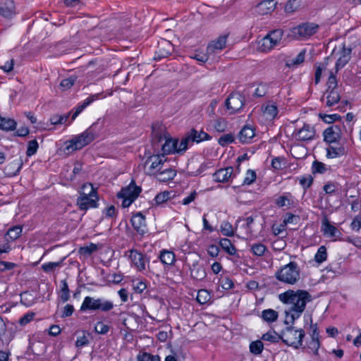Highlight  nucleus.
I'll list each match as a JSON object with an SVG mask.
<instances>
[{
    "instance_id": "obj_1",
    "label": "nucleus",
    "mask_w": 361,
    "mask_h": 361,
    "mask_svg": "<svg viewBox=\"0 0 361 361\" xmlns=\"http://www.w3.org/2000/svg\"><path fill=\"white\" fill-rule=\"evenodd\" d=\"M279 300L287 305L284 312L286 314L285 323L293 324L298 319L305 309L307 302L312 300L311 295L306 290H298L294 291L288 290L279 295Z\"/></svg>"
},
{
    "instance_id": "obj_2",
    "label": "nucleus",
    "mask_w": 361,
    "mask_h": 361,
    "mask_svg": "<svg viewBox=\"0 0 361 361\" xmlns=\"http://www.w3.org/2000/svg\"><path fill=\"white\" fill-rule=\"evenodd\" d=\"M94 125V124L92 125L84 132L75 136L71 140L66 141L65 142V152L66 153H71L79 150L91 143L95 137L94 130H92Z\"/></svg>"
},
{
    "instance_id": "obj_3",
    "label": "nucleus",
    "mask_w": 361,
    "mask_h": 361,
    "mask_svg": "<svg viewBox=\"0 0 361 361\" xmlns=\"http://www.w3.org/2000/svg\"><path fill=\"white\" fill-rule=\"evenodd\" d=\"M276 277L280 281L288 284H295L300 279V269L295 262H290L283 266L276 274Z\"/></svg>"
},
{
    "instance_id": "obj_4",
    "label": "nucleus",
    "mask_w": 361,
    "mask_h": 361,
    "mask_svg": "<svg viewBox=\"0 0 361 361\" xmlns=\"http://www.w3.org/2000/svg\"><path fill=\"white\" fill-rule=\"evenodd\" d=\"M283 32L278 29L271 31L258 42V49L262 52H267L279 46L281 42Z\"/></svg>"
},
{
    "instance_id": "obj_5",
    "label": "nucleus",
    "mask_w": 361,
    "mask_h": 361,
    "mask_svg": "<svg viewBox=\"0 0 361 361\" xmlns=\"http://www.w3.org/2000/svg\"><path fill=\"white\" fill-rule=\"evenodd\" d=\"M304 336L305 332L302 329H296L292 326L286 328L281 334V338L283 343L296 348L302 345Z\"/></svg>"
},
{
    "instance_id": "obj_6",
    "label": "nucleus",
    "mask_w": 361,
    "mask_h": 361,
    "mask_svg": "<svg viewBox=\"0 0 361 361\" xmlns=\"http://www.w3.org/2000/svg\"><path fill=\"white\" fill-rule=\"evenodd\" d=\"M318 25L311 23L300 24L290 30V35L294 39L302 40L307 39L318 30Z\"/></svg>"
},
{
    "instance_id": "obj_7",
    "label": "nucleus",
    "mask_w": 361,
    "mask_h": 361,
    "mask_svg": "<svg viewBox=\"0 0 361 361\" xmlns=\"http://www.w3.org/2000/svg\"><path fill=\"white\" fill-rule=\"evenodd\" d=\"M114 307L113 303L111 301L104 300L98 298L94 299V298L87 296L85 298L82 305L80 307L81 311L85 310H97L109 311Z\"/></svg>"
},
{
    "instance_id": "obj_8",
    "label": "nucleus",
    "mask_w": 361,
    "mask_h": 361,
    "mask_svg": "<svg viewBox=\"0 0 361 361\" xmlns=\"http://www.w3.org/2000/svg\"><path fill=\"white\" fill-rule=\"evenodd\" d=\"M188 147V138L183 137L180 140L178 139H166L162 145L164 154H181L186 151Z\"/></svg>"
},
{
    "instance_id": "obj_9",
    "label": "nucleus",
    "mask_w": 361,
    "mask_h": 361,
    "mask_svg": "<svg viewBox=\"0 0 361 361\" xmlns=\"http://www.w3.org/2000/svg\"><path fill=\"white\" fill-rule=\"evenodd\" d=\"M141 190L132 182L128 186L123 188L118 193V197L122 198V207H128L137 197Z\"/></svg>"
},
{
    "instance_id": "obj_10",
    "label": "nucleus",
    "mask_w": 361,
    "mask_h": 361,
    "mask_svg": "<svg viewBox=\"0 0 361 361\" xmlns=\"http://www.w3.org/2000/svg\"><path fill=\"white\" fill-rule=\"evenodd\" d=\"M166 159L162 155H153L147 158L145 163V172L149 176H156L163 168Z\"/></svg>"
},
{
    "instance_id": "obj_11",
    "label": "nucleus",
    "mask_w": 361,
    "mask_h": 361,
    "mask_svg": "<svg viewBox=\"0 0 361 361\" xmlns=\"http://www.w3.org/2000/svg\"><path fill=\"white\" fill-rule=\"evenodd\" d=\"M352 47L343 44L341 48L336 51H334V54L337 57L336 63V72L344 67L351 59Z\"/></svg>"
},
{
    "instance_id": "obj_12",
    "label": "nucleus",
    "mask_w": 361,
    "mask_h": 361,
    "mask_svg": "<svg viewBox=\"0 0 361 361\" xmlns=\"http://www.w3.org/2000/svg\"><path fill=\"white\" fill-rule=\"evenodd\" d=\"M293 136L300 141H309L313 140L316 136V130L313 126L305 123L301 128L296 129Z\"/></svg>"
},
{
    "instance_id": "obj_13",
    "label": "nucleus",
    "mask_w": 361,
    "mask_h": 361,
    "mask_svg": "<svg viewBox=\"0 0 361 361\" xmlns=\"http://www.w3.org/2000/svg\"><path fill=\"white\" fill-rule=\"evenodd\" d=\"M226 105L227 109L230 110V114H234L243 106L244 97L238 92L232 93L226 99Z\"/></svg>"
},
{
    "instance_id": "obj_14",
    "label": "nucleus",
    "mask_w": 361,
    "mask_h": 361,
    "mask_svg": "<svg viewBox=\"0 0 361 361\" xmlns=\"http://www.w3.org/2000/svg\"><path fill=\"white\" fill-rule=\"evenodd\" d=\"M99 197H90L89 195H79L77 199V205L80 210L86 211L90 208L98 207Z\"/></svg>"
},
{
    "instance_id": "obj_15",
    "label": "nucleus",
    "mask_w": 361,
    "mask_h": 361,
    "mask_svg": "<svg viewBox=\"0 0 361 361\" xmlns=\"http://www.w3.org/2000/svg\"><path fill=\"white\" fill-rule=\"evenodd\" d=\"M129 258L136 269L139 271L145 270L146 263L148 262L147 259L137 250H132L129 251Z\"/></svg>"
},
{
    "instance_id": "obj_16",
    "label": "nucleus",
    "mask_w": 361,
    "mask_h": 361,
    "mask_svg": "<svg viewBox=\"0 0 361 361\" xmlns=\"http://www.w3.org/2000/svg\"><path fill=\"white\" fill-rule=\"evenodd\" d=\"M227 35L219 36L216 39L212 41L207 46L208 54H212L224 49L226 46Z\"/></svg>"
},
{
    "instance_id": "obj_17",
    "label": "nucleus",
    "mask_w": 361,
    "mask_h": 361,
    "mask_svg": "<svg viewBox=\"0 0 361 361\" xmlns=\"http://www.w3.org/2000/svg\"><path fill=\"white\" fill-rule=\"evenodd\" d=\"M324 141L329 144H336L341 138L340 129L336 126H331L324 132Z\"/></svg>"
},
{
    "instance_id": "obj_18",
    "label": "nucleus",
    "mask_w": 361,
    "mask_h": 361,
    "mask_svg": "<svg viewBox=\"0 0 361 361\" xmlns=\"http://www.w3.org/2000/svg\"><path fill=\"white\" fill-rule=\"evenodd\" d=\"M131 223L133 228L140 234H143L146 231V223L144 215L138 212L134 214L131 218Z\"/></svg>"
},
{
    "instance_id": "obj_19",
    "label": "nucleus",
    "mask_w": 361,
    "mask_h": 361,
    "mask_svg": "<svg viewBox=\"0 0 361 361\" xmlns=\"http://www.w3.org/2000/svg\"><path fill=\"white\" fill-rule=\"evenodd\" d=\"M15 6L13 0H0V15L5 18H11L14 13Z\"/></svg>"
},
{
    "instance_id": "obj_20",
    "label": "nucleus",
    "mask_w": 361,
    "mask_h": 361,
    "mask_svg": "<svg viewBox=\"0 0 361 361\" xmlns=\"http://www.w3.org/2000/svg\"><path fill=\"white\" fill-rule=\"evenodd\" d=\"M255 135V129L246 125L239 132L238 138L242 143H248Z\"/></svg>"
},
{
    "instance_id": "obj_21",
    "label": "nucleus",
    "mask_w": 361,
    "mask_h": 361,
    "mask_svg": "<svg viewBox=\"0 0 361 361\" xmlns=\"http://www.w3.org/2000/svg\"><path fill=\"white\" fill-rule=\"evenodd\" d=\"M276 1L274 0H264L256 6V12L260 15L271 13L276 7Z\"/></svg>"
},
{
    "instance_id": "obj_22",
    "label": "nucleus",
    "mask_w": 361,
    "mask_h": 361,
    "mask_svg": "<svg viewBox=\"0 0 361 361\" xmlns=\"http://www.w3.org/2000/svg\"><path fill=\"white\" fill-rule=\"evenodd\" d=\"M321 229L324 235L329 238H335L340 234L339 231L334 226L330 224L326 216H324L322 220Z\"/></svg>"
},
{
    "instance_id": "obj_23",
    "label": "nucleus",
    "mask_w": 361,
    "mask_h": 361,
    "mask_svg": "<svg viewBox=\"0 0 361 361\" xmlns=\"http://www.w3.org/2000/svg\"><path fill=\"white\" fill-rule=\"evenodd\" d=\"M324 97L326 98V106L329 107L337 104L341 99L338 90H326ZM322 100H324V97L322 98Z\"/></svg>"
},
{
    "instance_id": "obj_24",
    "label": "nucleus",
    "mask_w": 361,
    "mask_h": 361,
    "mask_svg": "<svg viewBox=\"0 0 361 361\" xmlns=\"http://www.w3.org/2000/svg\"><path fill=\"white\" fill-rule=\"evenodd\" d=\"M233 173L232 167L221 169L214 173L213 177L216 182H227L231 178Z\"/></svg>"
},
{
    "instance_id": "obj_25",
    "label": "nucleus",
    "mask_w": 361,
    "mask_h": 361,
    "mask_svg": "<svg viewBox=\"0 0 361 361\" xmlns=\"http://www.w3.org/2000/svg\"><path fill=\"white\" fill-rule=\"evenodd\" d=\"M22 166L23 161L20 159H15L6 166L4 173L8 176H14L20 171Z\"/></svg>"
},
{
    "instance_id": "obj_26",
    "label": "nucleus",
    "mask_w": 361,
    "mask_h": 361,
    "mask_svg": "<svg viewBox=\"0 0 361 361\" xmlns=\"http://www.w3.org/2000/svg\"><path fill=\"white\" fill-rule=\"evenodd\" d=\"M262 116L266 121L274 120L278 114V109L275 104H267L262 107Z\"/></svg>"
},
{
    "instance_id": "obj_27",
    "label": "nucleus",
    "mask_w": 361,
    "mask_h": 361,
    "mask_svg": "<svg viewBox=\"0 0 361 361\" xmlns=\"http://www.w3.org/2000/svg\"><path fill=\"white\" fill-rule=\"evenodd\" d=\"M345 154L343 147L337 143L329 144V147L326 149V157L329 159L336 158Z\"/></svg>"
},
{
    "instance_id": "obj_28",
    "label": "nucleus",
    "mask_w": 361,
    "mask_h": 361,
    "mask_svg": "<svg viewBox=\"0 0 361 361\" xmlns=\"http://www.w3.org/2000/svg\"><path fill=\"white\" fill-rule=\"evenodd\" d=\"M209 137V136L207 133L202 130L198 132L195 130H192L190 135L184 137V138H188V145L193 142H200L208 140Z\"/></svg>"
},
{
    "instance_id": "obj_29",
    "label": "nucleus",
    "mask_w": 361,
    "mask_h": 361,
    "mask_svg": "<svg viewBox=\"0 0 361 361\" xmlns=\"http://www.w3.org/2000/svg\"><path fill=\"white\" fill-rule=\"evenodd\" d=\"M176 175V171L171 168H166L164 170H160L159 173L155 176L156 178L162 182H166L172 180Z\"/></svg>"
},
{
    "instance_id": "obj_30",
    "label": "nucleus",
    "mask_w": 361,
    "mask_h": 361,
    "mask_svg": "<svg viewBox=\"0 0 361 361\" xmlns=\"http://www.w3.org/2000/svg\"><path fill=\"white\" fill-rule=\"evenodd\" d=\"M80 195H89L90 197H99L97 189L90 183L83 184L79 191Z\"/></svg>"
},
{
    "instance_id": "obj_31",
    "label": "nucleus",
    "mask_w": 361,
    "mask_h": 361,
    "mask_svg": "<svg viewBox=\"0 0 361 361\" xmlns=\"http://www.w3.org/2000/svg\"><path fill=\"white\" fill-rule=\"evenodd\" d=\"M66 257L62 258L59 262H50L42 265V269L46 273L54 272L57 269L61 268L63 264Z\"/></svg>"
},
{
    "instance_id": "obj_32",
    "label": "nucleus",
    "mask_w": 361,
    "mask_h": 361,
    "mask_svg": "<svg viewBox=\"0 0 361 361\" xmlns=\"http://www.w3.org/2000/svg\"><path fill=\"white\" fill-rule=\"evenodd\" d=\"M160 260L164 264L171 265L175 262V254L169 250H163L159 255Z\"/></svg>"
},
{
    "instance_id": "obj_33",
    "label": "nucleus",
    "mask_w": 361,
    "mask_h": 361,
    "mask_svg": "<svg viewBox=\"0 0 361 361\" xmlns=\"http://www.w3.org/2000/svg\"><path fill=\"white\" fill-rule=\"evenodd\" d=\"M15 120L0 116V128L4 130H12L16 128Z\"/></svg>"
},
{
    "instance_id": "obj_34",
    "label": "nucleus",
    "mask_w": 361,
    "mask_h": 361,
    "mask_svg": "<svg viewBox=\"0 0 361 361\" xmlns=\"http://www.w3.org/2000/svg\"><path fill=\"white\" fill-rule=\"evenodd\" d=\"M97 97H98L97 94L90 96L84 101V102L81 105L77 106L75 111L72 116V121L75 120V118L83 111V109L86 106L90 105Z\"/></svg>"
},
{
    "instance_id": "obj_35",
    "label": "nucleus",
    "mask_w": 361,
    "mask_h": 361,
    "mask_svg": "<svg viewBox=\"0 0 361 361\" xmlns=\"http://www.w3.org/2000/svg\"><path fill=\"white\" fill-rule=\"evenodd\" d=\"M221 247L223 250H224L228 255H235L236 253V250L233 245L231 243V240L227 238H223L220 240L219 243Z\"/></svg>"
},
{
    "instance_id": "obj_36",
    "label": "nucleus",
    "mask_w": 361,
    "mask_h": 361,
    "mask_svg": "<svg viewBox=\"0 0 361 361\" xmlns=\"http://www.w3.org/2000/svg\"><path fill=\"white\" fill-rule=\"evenodd\" d=\"M262 317L267 322H274L278 318V312L271 309L265 310L262 312Z\"/></svg>"
},
{
    "instance_id": "obj_37",
    "label": "nucleus",
    "mask_w": 361,
    "mask_h": 361,
    "mask_svg": "<svg viewBox=\"0 0 361 361\" xmlns=\"http://www.w3.org/2000/svg\"><path fill=\"white\" fill-rule=\"evenodd\" d=\"M262 339L271 343H277L281 340V334H278L274 331H269L262 335Z\"/></svg>"
},
{
    "instance_id": "obj_38",
    "label": "nucleus",
    "mask_w": 361,
    "mask_h": 361,
    "mask_svg": "<svg viewBox=\"0 0 361 361\" xmlns=\"http://www.w3.org/2000/svg\"><path fill=\"white\" fill-rule=\"evenodd\" d=\"M331 60L329 57H327L325 59V61L319 65L317 68L316 73H315V82L318 83L320 80V78L322 75V73L323 71H327V66L329 64V61Z\"/></svg>"
},
{
    "instance_id": "obj_39",
    "label": "nucleus",
    "mask_w": 361,
    "mask_h": 361,
    "mask_svg": "<svg viewBox=\"0 0 361 361\" xmlns=\"http://www.w3.org/2000/svg\"><path fill=\"white\" fill-rule=\"evenodd\" d=\"M312 341L310 343V348L314 350H317L319 348V334L317 332V325H312Z\"/></svg>"
},
{
    "instance_id": "obj_40",
    "label": "nucleus",
    "mask_w": 361,
    "mask_h": 361,
    "mask_svg": "<svg viewBox=\"0 0 361 361\" xmlns=\"http://www.w3.org/2000/svg\"><path fill=\"white\" fill-rule=\"evenodd\" d=\"M326 258L327 252L326 247L323 245L320 246L314 256L315 262H317L318 264H321L326 261Z\"/></svg>"
},
{
    "instance_id": "obj_41",
    "label": "nucleus",
    "mask_w": 361,
    "mask_h": 361,
    "mask_svg": "<svg viewBox=\"0 0 361 361\" xmlns=\"http://www.w3.org/2000/svg\"><path fill=\"white\" fill-rule=\"evenodd\" d=\"M98 249L97 245L94 243H90V245L84 247H81L79 249V253L84 256L87 257L90 256L92 253L97 251Z\"/></svg>"
},
{
    "instance_id": "obj_42",
    "label": "nucleus",
    "mask_w": 361,
    "mask_h": 361,
    "mask_svg": "<svg viewBox=\"0 0 361 361\" xmlns=\"http://www.w3.org/2000/svg\"><path fill=\"white\" fill-rule=\"evenodd\" d=\"M22 231L23 228L21 226H14L7 231L6 236L11 240H15L20 236Z\"/></svg>"
},
{
    "instance_id": "obj_43",
    "label": "nucleus",
    "mask_w": 361,
    "mask_h": 361,
    "mask_svg": "<svg viewBox=\"0 0 361 361\" xmlns=\"http://www.w3.org/2000/svg\"><path fill=\"white\" fill-rule=\"evenodd\" d=\"M211 296L207 290L202 289L198 291L196 300L200 304H205L209 302Z\"/></svg>"
},
{
    "instance_id": "obj_44",
    "label": "nucleus",
    "mask_w": 361,
    "mask_h": 361,
    "mask_svg": "<svg viewBox=\"0 0 361 361\" xmlns=\"http://www.w3.org/2000/svg\"><path fill=\"white\" fill-rule=\"evenodd\" d=\"M300 6L299 0H289L285 6V11L288 13H292L297 11Z\"/></svg>"
},
{
    "instance_id": "obj_45",
    "label": "nucleus",
    "mask_w": 361,
    "mask_h": 361,
    "mask_svg": "<svg viewBox=\"0 0 361 361\" xmlns=\"http://www.w3.org/2000/svg\"><path fill=\"white\" fill-rule=\"evenodd\" d=\"M6 332V326L4 321L0 317V341H1L3 345H8L11 341V338H5V334Z\"/></svg>"
},
{
    "instance_id": "obj_46",
    "label": "nucleus",
    "mask_w": 361,
    "mask_h": 361,
    "mask_svg": "<svg viewBox=\"0 0 361 361\" xmlns=\"http://www.w3.org/2000/svg\"><path fill=\"white\" fill-rule=\"evenodd\" d=\"M76 78L75 77H70L62 80L60 82V88L62 91L69 90L75 83Z\"/></svg>"
},
{
    "instance_id": "obj_47",
    "label": "nucleus",
    "mask_w": 361,
    "mask_h": 361,
    "mask_svg": "<svg viewBox=\"0 0 361 361\" xmlns=\"http://www.w3.org/2000/svg\"><path fill=\"white\" fill-rule=\"evenodd\" d=\"M221 231L226 236H233L234 230L232 225L228 221H224L221 225Z\"/></svg>"
},
{
    "instance_id": "obj_48",
    "label": "nucleus",
    "mask_w": 361,
    "mask_h": 361,
    "mask_svg": "<svg viewBox=\"0 0 361 361\" xmlns=\"http://www.w3.org/2000/svg\"><path fill=\"white\" fill-rule=\"evenodd\" d=\"M264 345L261 341H253L250 345V350L255 355H259L262 353Z\"/></svg>"
},
{
    "instance_id": "obj_49",
    "label": "nucleus",
    "mask_w": 361,
    "mask_h": 361,
    "mask_svg": "<svg viewBox=\"0 0 361 361\" xmlns=\"http://www.w3.org/2000/svg\"><path fill=\"white\" fill-rule=\"evenodd\" d=\"M137 361H160V357L159 355H153L147 353H143L139 354L137 356Z\"/></svg>"
},
{
    "instance_id": "obj_50",
    "label": "nucleus",
    "mask_w": 361,
    "mask_h": 361,
    "mask_svg": "<svg viewBox=\"0 0 361 361\" xmlns=\"http://www.w3.org/2000/svg\"><path fill=\"white\" fill-rule=\"evenodd\" d=\"M266 250V246L262 243H256L252 245L251 247L252 253L257 256H262L264 254Z\"/></svg>"
},
{
    "instance_id": "obj_51",
    "label": "nucleus",
    "mask_w": 361,
    "mask_h": 361,
    "mask_svg": "<svg viewBox=\"0 0 361 361\" xmlns=\"http://www.w3.org/2000/svg\"><path fill=\"white\" fill-rule=\"evenodd\" d=\"M39 147L38 142L36 140H32L28 142L26 154L28 157L35 154Z\"/></svg>"
},
{
    "instance_id": "obj_52",
    "label": "nucleus",
    "mask_w": 361,
    "mask_h": 361,
    "mask_svg": "<svg viewBox=\"0 0 361 361\" xmlns=\"http://www.w3.org/2000/svg\"><path fill=\"white\" fill-rule=\"evenodd\" d=\"M290 195L279 196L276 200V204L279 207H289L291 204Z\"/></svg>"
},
{
    "instance_id": "obj_53",
    "label": "nucleus",
    "mask_w": 361,
    "mask_h": 361,
    "mask_svg": "<svg viewBox=\"0 0 361 361\" xmlns=\"http://www.w3.org/2000/svg\"><path fill=\"white\" fill-rule=\"evenodd\" d=\"M146 288L147 285L144 281H133V288L136 293H141L146 289Z\"/></svg>"
},
{
    "instance_id": "obj_54",
    "label": "nucleus",
    "mask_w": 361,
    "mask_h": 361,
    "mask_svg": "<svg viewBox=\"0 0 361 361\" xmlns=\"http://www.w3.org/2000/svg\"><path fill=\"white\" fill-rule=\"evenodd\" d=\"M329 79L327 81V90H337V80L334 73L331 71H328Z\"/></svg>"
},
{
    "instance_id": "obj_55",
    "label": "nucleus",
    "mask_w": 361,
    "mask_h": 361,
    "mask_svg": "<svg viewBox=\"0 0 361 361\" xmlns=\"http://www.w3.org/2000/svg\"><path fill=\"white\" fill-rule=\"evenodd\" d=\"M234 141V136L232 134H226L219 139V144L221 146H226Z\"/></svg>"
},
{
    "instance_id": "obj_56",
    "label": "nucleus",
    "mask_w": 361,
    "mask_h": 361,
    "mask_svg": "<svg viewBox=\"0 0 361 361\" xmlns=\"http://www.w3.org/2000/svg\"><path fill=\"white\" fill-rule=\"evenodd\" d=\"M169 198H170V192H169L167 191H164V192L159 193L155 197L154 200L157 204H162V203L166 202Z\"/></svg>"
},
{
    "instance_id": "obj_57",
    "label": "nucleus",
    "mask_w": 361,
    "mask_h": 361,
    "mask_svg": "<svg viewBox=\"0 0 361 361\" xmlns=\"http://www.w3.org/2000/svg\"><path fill=\"white\" fill-rule=\"evenodd\" d=\"M214 127L218 132H224L227 128L226 121L223 118H219L215 121Z\"/></svg>"
},
{
    "instance_id": "obj_58",
    "label": "nucleus",
    "mask_w": 361,
    "mask_h": 361,
    "mask_svg": "<svg viewBox=\"0 0 361 361\" xmlns=\"http://www.w3.org/2000/svg\"><path fill=\"white\" fill-rule=\"evenodd\" d=\"M94 330L98 334H105L109 331V327L108 325L105 324L104 323H103L102 322H99L96 324V325L94 326Z\"/></svg>"
},
{
    "instance_id": "obj_59",
    "label": "nucleus",
    "mask_w": 361,
    "mask_h": 361,
    "mask_svg": "<svg viewBox=\"0 0 361 361\" xmlns=\"http://www.w3.org/2000/svg\"><path fill=\"white\" fill-rule=\"evenodd\" d=\"M206 273L204 270L202 268H194L191 269V276L198 280H200L204 278Z\"/></svg>"
},
{
    "instance_id": "obj_60",
    "label": "nucleus",
    "mask_w": 361,
    "mask_h": 361,
    "mask_svg": "<svg viewBox=\"0 0 361 361\" xmlns=\"http://www.w3.org/2000/svg\"><path fill=\"white\" fill-rule=\"evenodd\" d=\"M61 298L63 302L69 299V289L68 283L65 281H62Z\"/></svg>"
},
{
    "instance_id": "obj_61",
    "label": "nucleus",
    "mask_w": 361,
    "mask_h": 361,
    "mask_svg": "<svg viewBox=\"0 0 361 361\" xmlns=\"http://www.w3.org/2000/svg\"><path fill=\"white\" fill-rule=\"evenodd\" d=\"M210 55L211 54H208L207 52L206 54L199 52L194 54L192 56H191V58L197 60L200 63H205L209 59Z\"/></svg>"
},
{
    "instance_id": "obj_62",
    "label": "nucleus",
    "mask_w": 361,
    "mask_h": 361,
    "mask_svg": "<svg viewBox=\"0 0 361 361\" xmlns=\"http://www.w3.org/2000/svg\"><path fill=\"white\" fill-rule=\"evenodd\" d=\"M256 179V173L252 170H248L246 173V176L244 179V183L250 185L252 184Z\"/></svg>"
},
{
    "instance_id": "obj_63",
    "label": "nucleus",
    "mask_w": 361,
    "mask_h": 361,
    "mask_svg": "<svg viewBox=\"0 0 361 361\" xmlns=\"http://www.w3.org/2000/svg\"><path fill=\"white\" fill-rule=\"evenodd\" d=\"M320 117L323 119V121L326 123H331L337 120H339L341 118V116L338 114H331V115H327V114H324V115H322L320 114L319 115Z\"/></svg>"
},
{
    "instance_id": "obj_64",
    "label": "nucleus",
    "mask_w": 361,
    "mask_h": 361,
    "mask_svg": "<svg viewBox=\"0 0 361 361\" xmlns=\"http://www.w3.org/2000/svg\"><path fill=\"white\" fill-rule=\"evenodd\" d=\"M221 287L225 290H229L233 288V283L231 279L228 277H223L220 280Z\"/></svg>"
}]
</instances>
